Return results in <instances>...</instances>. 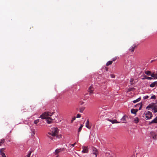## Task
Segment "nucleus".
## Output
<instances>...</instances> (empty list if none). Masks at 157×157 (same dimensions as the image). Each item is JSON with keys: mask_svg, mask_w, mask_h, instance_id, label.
<instances>
[{"mask_svg": "<svg viewBox=\"0 0 157 157\" xmlns=\"http://www.w3.org/2000/svg\"><path fill=\"white\" fill-rule=\"evenodd\" d=\"M54 113V112L51 113L48 112H45L40 116L39 118L42 119H46L47 123L50 124L52 123V121L55 119V118L57 117V116L56 115L54 117L53 116L52 118L49 116H52Z\"/></svg>", "mask_w": 157, "mask_h": 157, "instance_id": "f257e3e1", "label": "nucleus"}, {"mask_svg": "<svg viewBox=\"0 0 157 157\" xmlns=\"http://www.w3.org/2000/svg\"><path fill=\"white\" fill-rule=\"evenodd\" d=\"M58 129L56 128H52L50 130L49 132L48 133V134L51 135L53 136H56L57 138H59L61 137V136H58L57 134L58 133Z\"/></svg>", "mask_w": 157, "mask_h": 157, "instance_id": "f03ea898", "label": "nucleus"}, {"mask_svg": "<svg viewBox=\"0 0 157 157\" xmlns=\"http://www.w3.org/2000/svg\"><path fill=\"white\" fill-rule=\"evenodd\" d=\"M151 108L152 110H154L155 113L157 112V105L155 103H152L149 104L146 108V109H149Z\"/></svg>", "mask_w": 157, "mask_h": 157, "instance_id": "7ed1b4c3", "label": "nucleus"}, {"mask_svg": "<svg viewBox=\"0 0 157 157\" xmlns=\"http://www.w3.org/2000/svg\"><path fill=\"white\" fill-rule=\"evenodd\" d=\"M145 117L147 119H151L152 117V114L151 112L148 111L145 113Z\"/></svg>", "mask_w": 157, "mask_h": 157, "instance_id": "20e7f679", "label": "nucleus"}, {"mask_svg": "<svg viewBox=\"0 0 157 157\" xmlns=\"http://www.w3.org/2000/svg\"><path fill=\"white\" fill-rule=\"evenodd\" d=\"M64 148H61L58 149H56L55 151L54 152V154L56 155H58V154L61 151H63Z\"/></svg>", "mask_w": 157, "mask_h": 157, "instance_id": "39448f33", "label": "nucleus"}, {"mask_svg": "<svg viewBox=\"0 0 157 157\" xmlns=\"http://www.w3.org/2000/svg\"><path fill=\"white\" fill-rule=\"evenodd\" d=\"M128 118V117L126 116H124L121 119V122L122 123H127V121L126 119Z\"/></svg>", "mask_w": 157, "mask_h": 157, "instance_id": "423d86ee", "label": "nucleus"}, {"mask_svg": "<svg viewBox=\"0 0 157 157\" xmlns=\"http://www.w3.org/2000/svg\"><path fill=\"white\" fill-rule=\"evenodd\" d=\"M92 152L95 155V157H97V155L98 154V151L95 148L93 147L92 148Z\"/></svg>", "mask_w": 157, "mask_h": 157, "instance_id": "0eeeda50", "label": "nucleus"}, {"mask_svg": "<svg viewBox=\"0 0 157 157\" xmlns=\"http://www.w3.org/2000/svg\"><path fill=\"white\" fill-rule=\"evenodd\" d=\"M86 127L90 129L91 128V125L89 123V120H87L86 123Z\"/></svg>", "mask_w": 157, "mask_h": 157, "instance_id": "6e6552de", "label": "nucleus"}, {"mask_svg": "<svg viewBox=\"0 0 157 157\" xmlns=\"http://www.w3.org/2000/svg\"><path fill=\"white\" fill-rule=\"evenodd\" d=\"M153 123H157V116L151 122H149V124H151Z\"/></svg>", "mask_w": 157, "mask_h": 157, "instance_id": "1a4fd4ad", "label": "nucleus"}, {"mask_svg": "<svg viewBox=\"0 0 157 157\" xmlns=\"http://www.w3.org/2000/svg\"><path fill=\"white\" fill-rule=\"evenodd\" d=\"M94 88L92 86H90L88 89V92H90V94L93 93Z\"/></svg>", "mask_w": 157, "mask_h": 157, "instance_id": "9d476101", "label": "nucleus"}, {"mask_svg": "<svg viewBox=\"0 0 157 157\" xmlns=\"http://www.w3.org/2000/svg\"><path fill=\"white\" fill-rule=\"evenodd\" d=\"M126 68L127 69H130L132 67V65L130 62H128V63L126 64L125 66Z\"/></svg>", "mask_w": 157, "mask_h": 157, "instance_id": "9b49d317", "label": "nucleus"}, {"mask_svg": "<svg viewBox=\"0 0 157 157\" xmlns=\"http://www.w3.org/2000/svg\"><path fill=\"white\" fill-rule=\"evenodd\" d=\"M107 120L108 121H109L110 122H112L113 124H114V123H120V122H117V120H115V119L114 120H110L109 119H107Z\"/></svg>", "mask_w": 157, "mask_h": 157, "instance_id": "f8f14e48", "label": "nucleus"}, {"mask_svg": "<svg viewBox=\"0 0 157 157\" xmlns=\"http://www.w3.org/2000/svg\"><path fill=\"white\" fill-rule=\"evenodd\" d=\"M4 150V149H0V152L1 153V155H2V157H6V156L4 153L2 151Z\"/></svg>", "mask_w": 157, "mask_h": 157, "instance_id": "ddd939ff", "label": "nucleus"}, {"mask_svg": "<svg viewBox=\"0 0 157 157\" xmlns=\"http://www.w3.org/2000/svg\"><path fill=\"white\" fill-rule=\"evenodd\" d=\"M157 86V82L155 81L153 83L150 85V86L151 87H153L155 86Z\"/></svg>", "mask_w": 157, "mask_h": 157, "instance_id": "4468645a", "label": "nucleus"}, {"mask_svg": "<svg viewBox=\"0 0 157 157\" xmlns=\"http://www.w3.org/2000/svg\"><path fill=\"white\" fill-rule=\"evenodd\" d=\"M82 147L83 148V150L82 151V152L83 153H87L88 151V150L87 148L86 147Z\"/></svg>", "mask_w": 157, "mask_h": 157, "instance_id": "2eb2a0df", "label": "nucleus"}, {"mask_svg": "<svg viewBox=\"0 0 157 157\" xmlns=\"http://www.w3.org/2000/svg\"><path fill=\"white\" fill-rule=\"evenodd\" d=\"M139 121V119L138 117H136L134 118L133 121L136 124Z\"/></svg>", "mask_w": 157, "mask_h": 157, "instance_id": "dca6fc26", "label": "nucleus"}, {"mask_svg": "<svg viewBox=\"0 0 157 157\" xmlns=\"http://www.w3.org/2000/svg\"><path fill=\"white\" fill-rule=\"evenodd\" d=\"M151 77H153L154 79H156L157 78V74H155L154 73L151 74Z\"/></svg>", "mask_w": 157, "mask_h": 157, "instance_id": "f3484780", "label": "nucleus"}, {"mask_svg": "<svg viewBox=\"0 0 157 157\" xmlns=\"http://www.w3.org/2000/svg\"><path fill=\"white\" fill-rule=\"evenodd\" d=\"M135 47H136V46L133 45V46H132L129 49V51L132 52H133L134 51V50Z\"/></svg>", "mask_w": 157, "mask_h": 157, "instance_id": "a211bd4d", "label": "nucleus"}, {"mask_svg": "<svg viewBox=\"0 0 157 157\" xmlns=\"http://www.w3.org/2000/svg\"><path fill=\"white\" fill-rule=\"evenodd\" d=\"M138 110L137 109H132L131 110V113H132L136 114V113L137 112Z\"/></svg>", "mask_w": 157, "mask_h": 157, "instance_id": "6ab92c4d", "label": "nucleus"}, {"mask_svg": "<svg viewBox=\"0 0 157 157\" xmlns=\"http://www.w3.org/2000/svg\"><path fill=\"white\" fill-rule=\"evenodd\" d=\"M83 126V125H82V124H81L79 128H78V136L79 135V132L81 130Z\"/></svg>", "mask_w": 157, "mask_h": 157, "instance_id": "aec40b11", "label": "nucleus"}, {"mask_svg": "<svg viewBox=\"0 0 157 157\" xmlns=\"http://www.w3.org/2000/svg\"><path fill=\"white\" fill-rule=\"evenodd\" d=\"M140 99H141V98H138V99H136V100L133 101V102L134 103H136L140 101Z\"/></svg>", "mask_w": 157, "mask_h": 157, "instance_id": "412c9836", "label": "nucleus"}, {"mask_svg": "<svg viewBox=\"0 0 157 157\" xmlns=\"http://www.w3.org/2000/svg\"><path fill=\"white\" fill-rule=\"evenodd\" d=\"M85 109V107H82L80 108L79 110H80V112L81 113H82L84 110Z\"/></svg>", "mask_w": 157, "mask_h": 157, "instance_id": "4be33fe9", "label": "nucleus"}, {"mask_svg": "<svg viewBox=\"0 0 157 157\" xmlns=\"http://www.w3.org/2000/svg\"><path fill=\"white\" fill-rule=\"evenodd\" d=\"M5 142V140L4 139H3L0 140V146L2 144H3Z\"/></svg>", "mask_w": 157, "mask_h": 157, "instance_id": "5701e85b", "label": "nucleus"}, {"mask_svg": "<svg viewBox=\"0 0 157 157\" xmlns=\"http://www.w3.org/2000/svg\"><path fill=\"white\" fill-rule=\"evenodd\" d=\"M145 73L147 75H151V72L149 71H147L145 72Z\"/></svg>", "mask_w": 157, "mask_h": 157, "instance_id": "b1692460", "label": "nucleus"}, {"mask_svg": "<svg viewBox=\"0 0 157 157\" xmlns=\"http://www.w3.org/2000/svg\"><path fill=\"white\" fill-rule=\"evenodd\" d=\"M31 153H32L31 151H29V152L28 153L27 155L25 157H30V156Z\"/></svg>", "mask_w": 157, "mask_h": 157, "instance_id": "393cba45", "label": "nucleus"}, {"mask_svg": "<svg viewBox=\"0 0 157 157\" xmlns=\"http://www.w3.org/2000/svg\"><path fill=\"white\" fill-rule=\"evenodd\" d=\"M113 62L112 61H108L106 63V65L108 66L112 64Z\"/></svg>", "mask_w": 157, "mask_h": 157, "instance_id": "a878e982", "label": "nucleus"}, {"mask_svg": "<svg viewBox=\"0 0 157 157\" xmlns=\"http://www.w3.org/2000/svg\"><path fill=\"white\" fill-rule=\"evenodd\" d=\"M152 78V77H145L142 78V79L144 80L145 79H147L148 80H151Z\"/></svg>", "mask_w": 157, "mask_h": 157, "instance_id": "bb28decb", "label": "nucleus"}, {"mask_svg": "<svg viewBox=\"0 0 157 157\" xmlns=\"http://www.w3.org/2000/svg\"><path fill=\"white\" fill-rule=\"evenodd\" d=\"M39 122V119H37L36 120H35L34 121V123L35 124H37V123Z\"/></svg>", "mask_w": 157, "mask_h": 157, "instance_id": "cd10ccee", "label": "nucleus"}, {"mask_svg": "<svg viewBox=\"0 0 157 157\" xmlns=\"http://www.w3.org/2000/svg\"><path fill=\"white\" fill-rule=\"evenodd\" d=\"M140 105V107L139 108V110H140L141 109V108H142V105H140V104H137V105H135V107H136L137 105Z\"/></svg>", "mask_w": 157, "mask_h": 157, "instance_id": "c85d7f7f", "label": "nucleus"}, {"mask_svg": "<svg viewBox=\"0 0 157 157\" xmlns=\"http://www.w3.org/2000/svg\"><path fill=\"white\" fill-rule=\"evenodd\" d=\"M151 99H156V97L155 95H153L152 96L151 98Z\"/></svg>", "mask_w": 157, "mask_h": 157, "instance_id": "c756f323", "label": "nucleus"}, {"mask_svg": "<svg viewBox=\"0 0 157 157\" xmlns=\"http://www.w3.org/2000/svg\"><path fill=\"white\" fill-rule=\"evenodd\" d=\"M134 81V79L132 78H131L130 79V82L131 83V84H132V82L133 81Z\"/></svg>", "mask_w": 157, "mask_h": 157, "instance_id": "7c9ffc66", "label": "nucleus"}, {"mask_svg": "<svg viewBox=\"0 0 157 157\" xmlns=\"http://www.w3.org/2000/svg\"><path fill=\"white\" fill-rule=\"evenodd\" d=\"M149 98V96L147 95L145 96L144 97V99H147Z\"/></svg>", "mask_w": 157, "mask_h": 157, "instance_id": "2f4dec72", "label": "nucleus"}, {"mask_svg": "<svg viewBox=\"0 0 157 157\" xmlns=\"http://www.w3.org/2000/svg\"><path fill=\"white\" fill-rule=\"evenodd\" d=\"M81 117V115L80 114H77V116H76V117L77 118H79V117Z\"/></svg>", "mask_w": 157, "mask_h": 157, "instance_id": "473e14b6", "label": "nucleus"}, {"mask_svg": "<svg viewBox=\"0 0 157 157\" xmlns=\"http://www.w3.org/2000/svg\"><path fill=\"white\" fill-rule=\"evenodd\" d=\"M111 76L112 78H114L115 77V75L113 74L111 75Z\"/></svg>", "mask_w": 157, "mask_h": 157, "instance_id": "72a5a7b5", "label": "nucleus"}, {"mask_svg": "<svg viewBox=\"0 0 157 157\" xmlns=\"http://www.w3.org/2000/svg\"><path fill=\"white\" fill-rule=\"evenodd\" d=\"M75 117H73L72 119V120L71 121V123H72L73 121H74L75 120Z\"/></svg>", "mask_w": 157, "mask_h": 157, "instance_id": "f704fd0d", "label": "nucleus"}, {"mask_svg": "<svg viewBox=\"0 0 157 157\" xmlns=\"http://www.w3.org/2000/svg\"><path fill=\"white\" fill-rule=\"evenodd\" d=\"M47 136H48V137H49V138L50 139H51V140H53V138L52 137H51V136H49L48 135H47Z\"/></svg>", "mask_w": 157, "mask_h": 157, "instance_id": "c9c22d12", "label": "nucleus"}, {"mask_svg": "<svg viewBox=\"0 0 157 157\" xmlns=\"http://www.w3.org/2000/svg\"><path fill=\"white\" fill-rule=\"evenodd\" d=\"M76 144V143H75L74 144H71V145L73 147H74Z\"/></svg>", "mask_w": 157, "mask_h": 157, "instance_id": "e433bc0d", "label": "nucleus"}, {"mask_svg": "<svg viewBox=\"0 0 157 157\" xmlns=\"http://www.w3.org/2000/svg\"><path fill=\"white\" fill-rule=\"evenodd\" d=\"M105 70L106 71H108V68L107 67H105Z\"/></svg>", "mask_w": 157, "mask_h": 157, "instance_id": "4c0bfd02", "label": "nucleus"}, {"mask_svg": "<svg viewBox=\"0 0 157 157\" xmlns=\"http://www.w3.org/2000/svg\"><path fill=\"white\" fill-rule=\"evenodd\" d=\"M33 135H34L35 134V132L34 131H33Z\"/></svg>", "mask_w": 157, "mask_h": 157, "instance_id": "58836bf2", "label": "nucleus"}, {"mask_svg": "<svg viewBox=\"0 0 157 157\" xmlns=\"http://www.w3.org/2000/svg\"><path fill=\"white\" fill-rule=\"evenodd\" d=\"M56 157H59V155H57Z\"/></svg>", "mask_w": 157, "mask_h": 157, "instance_id": "ea45409f", "label": "nucleus"}]
</instances>
